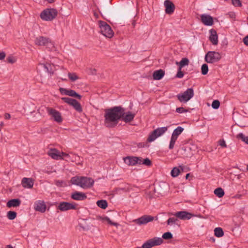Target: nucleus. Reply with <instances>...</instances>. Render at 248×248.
Returning <instances> with one entry per match:
<instances>
[{
	"instance_id": "f257e3e1",
	"label": "nucleus",
	"mask_w": 248,
	"mask_h": 248,
	"mask_svg": "<svg viewBox=\"0 0 248 248\" xmlns=\"http://www.w3.org/2000/svg\"><path fill=\"white\" fill-rule=\"evenodd\" d=\"M124 114V109L121 106H116L105 110L104 124L107 127H114Z\"/></svg>"
},
{
	"instance_id": "f03ea898",
	"label": "nucleus",
	"mask_w": 248,
	"mask_h": 248,
	"mask_svg": "<svg viewBox=\"0 0 248 248\" xmlns=\"http://www.w3.org/2000/svg\"><path fill=\"white\" fill-rule=\"evenodd\" d=\"M73 185L79 186L82 188H91L94 184V180L90 177L84 176H75L71 178L70 180Z\"/></svg>"
},
{
	"instance_id": "7ed1b4c3",
	"label": "nucleus",
	"mask_w": 248,
	"mask_h": 248,
	"mask_svg": "<svg viewBox=\"0 0 248 248\" xmlns=\"http://www.w3.org/2000/svg\"><path fill=\"white\" fill-rule=\"evenodd\" d=\"M58 12L54 8H47L40 14L41 18L44 21H52L57 16Z\"/></svg>"
},
{
	"instance_id": "20e7f679",
	"label": "nucleus",
	"mask_w": 248,
	"mask_h": 248,
	"mask_svg": "<svg viewBox=\"0 0 248 248\" xmlns=\"http://www.w3.org/2000/svg\"><path fill=\"white\" fill-rule=\"evenodd\" d=\"M98 25L100 28V32L106 37L111 38L114 35V32L110 26L106 22L99 20Z\"/></svg>"
},
{
	"instance_id": "39448f33",
	"label": "nucleus",
	"mask_w": 248,
	"mask_h": 248,
	"mask_svg": "<svg viewBox=\"0 0 248 248\" xmlns=\"http://www.w3.org/2000/svg\"><path fill=\"white\" fill-rule=\"evenodd\" d=\"M34 43L35 45L38 46H46V47L54 46L53 43L49 38L43 36L36 37L34 39Z\"/></svg>"
},
{
	"instance_id": "423d86ee",
	"label": "nucleus",
	"mask_w": 248,
	"mask_h": 248,
	"mask_svg": "<svg viewBox=\"0 0 248 248\" xmlns=\"http://www.w3.org/2000/svg\"><path fill=\"white\" fill-rule=\"evenodd\" d=\"M193 95V89L192 88H188L183 93L178 94L177 97L180 102L186 103L188 102Z\"/></svg>"
},
{
	"instance_id": "0eeeda50",
	"label": "nucleus",
	"mask_w": 248,
	"mask_h": 248,
	"mask_svg": "<svg viewBox=\"0 0 248 248\" xmlns=\"http://www.w3.org/2000/svg\"><path fill=\"white\" fill-rule=\"evenodd\" d=\"M221 59L220 53L214 51H209L205 56V61L207 63H213L218 62Z\"/></svg>"
},
{
	"instance_id": "6e6552de",
	"label": "nucleus",
	"mask_w": 248,
	"mask_h": 248,
	"mask_svg": "<svg viewBox=\"0 0 248 248\" xmlns=\"http://www.w3.org/2000/svg\"><path fill=\"white\" fill-rule=\"evenodd\" d=\"M168 129L167 127H162L156 128L152 131L149 135L147 141L149 142L154 141L157 138L161 136L165 133Z\"/></svg>"
},
{
	"instance_id": "1a4fd4ad",
	"label": "nucleus",
	"mask_w": 248,
	"mask_h": 248,
	"mask_svg": "<svg viewBox=\"0 0 248 248\" xmlns=\"http://www.w3.org/2000/svg\"><path fill=\"white\" fill-rule=\"evenodd\" d=\"M61 99L66 103L72 106L78 112H81L82 111L81 105L76 99L65 97H62Z\"/></svg>"
},
{
	"instance_id": "9d476101",
	"label": "nucleus",
	"mask_w": 248,
	"mask_h": 248,
	"mask_svg": "<svg viewBox=\"0 0 248 248\" xmlns=\"http://www.w3.org/2000/svg\"><path fill=\"white\" fill-rule=\"evenodd\" d=\"M163 240L160 237H154L146 241L140 248H151L162 244Z\"/></svg>"
},
{
	"instance_id": "9b49d317",
	"label": "nucleus",
	"mask_w": 248,
	"mask_h": 248,
	"mask_svg": "<svg viewBox=\"0 0 248 248\" xmlns=\"http://www.w3.org/2000/svg\"><path fill=\"white\" fill-rule=\"evenodd\" d=\"M172 215L176 217L177 218H179L181 220H189L191 217H198L200 218H202V217L199 215L198 216H196L194 214L190 213L186 211H179L175 213L174 214H171Z\"/></svg>"
},
{
	"instance_id": "f8f14e48",
	"label": "nucleus",
	"mask_w": 248,
	"mask_h": 248,
	"mask_svg": "<svg viewBox=\"0 0 248 248\" xmlns=\"http://www.w3.org/2000/svg\"><path fill=\"white\" fill-rule=\"evenodd\" d=\"M46 110L48 114L50 116L55 122L58 123L62 122V116L61 113L59 111L49 107H46Z\"/></svg>"
},
{
	"instance_id": "ddd939ff",
	"label": "nucleus",
	"mask_w": 248,
	"mask_h": 248,
	"mask_svg": "<svg viewBox=\"0 0 248 248\" xmlns=\"http://www.w3.org/2000/svg\"><path fill=\"white\" fill-rule=\"evenodd\" d=\"M184 130V128L181 126H178L174 130L171 135L169 145L170 149H172L174 148L175 141L177 140L178 137L182 133Z\"/></svg>"
},
{
	"instance_id": "4468645a",
	"label": "nucleus",
	"mask_w": 248,
	"mask_h": 248,
	"mask_svg": "<svg viewBox=\"0 0 248 248\" xmlns=\"http://www.w3.org/2000/svg\"><path fill=\"white\" fill-rule=\"evenodd\" d=\"M124 162L128 166H135L141 164V157L133 156H127L124 158Z\"/></svg>"
},
{
	"instance_id": "2eb2a0df",
	"label": "nucleus",
	"mask_w": 248,
	"mask_h": 248,
	"mask_svg": "<svg viewBox=\"0 0 248 248\" xmlns=\"http://www.w3.org/2000/svg\"><path fill=\"white\" fill-rule=\"evenodd\" d=\"M58 209L61 211H66L72 209L75 210L77 209V204L75 203L62 202L60 203Z\"/></svg>"
},
{
	"instance_id": "dca6fc26",
	"label": "nucleus",
	"mask_w": 248,
	"mask_h": 248,
	"mask_svg": "<svg viewBox=\"0 0 248 248\" xmlns=\"http://www.w3.org/2000/svg\"><path fill=\"white\" fill-rule=\"evenodd\" d=\"M59 91L62 95H68L71 97H76L78 99H81V96L77 93L74 90L71 89H66L62 87L59 88Z\"/></svg>"
},
{
	"instance_id": "f3484780",
	"label": "nucleus",
	"mask_w": 248,
	"mask_h": 248,
	"mask_svg": "<svg viewBox=\"0 0 248 248\" xmlns=\"http://www.w3.org/2000/svg\"><path fill=\"white\" fill-rule=\"evenodd\" d=\"M154 219V217L149 215H144L138 219L134 220L136 224L141 225H144L148 222L152 221Z\"/></svg>"
},
{
	"instance_id": "a211bd4d",
	"label": "nucleus",
	"mask_w": 248,
	"mask_h": 248,
	"mask_svg": "<svg viewBox=\"0 0 248 248\" xmlns=\"http://www.w3.org/2000/svg\"><path fill=\"white\" fill-rule=\"evenodd\" d=\"M165 7V13L167 14H171L175 10V5L170 0H166L164 3Z\"/></svg>"
},
{
	"instance_id": "6ab92c4d",
	"label": "nucleus",
	"mask_w": 248,
	"mask_h": 248,
	"mask_svg": "<svg viewBox=\"0 0 248 248\" xmlns=\"http://www.w3.org/2000/svg\"><path fill=\"white\" fill-rule=\"evenodd\" d=\"M46 208V205L43 201H37L34 203V209L36 211L44 213Z\"/></svg>"
},
{
	"instance_id": "aec40b11",
	"label": "nucleus",
	"mask_w": 248,
	"mask_h": 248,
	"mask_svg": "<svg viewBox=\"0 0 248 248\" xmlns=\"http://www.w3.org/2000/svg\"><path fill=\"white\" fill-rule=\"evenodd\" d=\"M34 180L31 178L24 177L21 181L22 186L25 188H31L33 187Z\"/></svg>"
},
{
	"instance_id": "412c9836",
	"label": "nucleus",
	"mask_w": 248,
	"mask_h": 248,
	"mask_svg": "<svg viewBox=\"0 0 248 248\" xmlns=\"http://www.w3.org/2000/svg\"><path fill=\"white\" fill-rule=\"evenodd\" d=\"M71 197L74 200L83 201L87 198V195L83 192L76 191L71 194Z\"/></svg>"
},
{
	"instance_id": "4be33fe9",
	"label": "nucleus",
	"mask_w": 248,
	"mask_h": 248,
	"mask_svg": "<svg viewBox=\"0 0 248 248\" xmlns=\"http://www.w3.org/2000/svg\"><path fill=\"white\" fill-rule=\"evenodd\" d=\"M201 21L206 26H212L213 24V18L208 15H202Z\"/></svg>"
},
{
	"instance_id": "5701e85b",
	"label": "nucleus",
	"mask_w": 248,
	"mask_h": 248,
	"mask_svg": "<svg viewBox=\"0 0 248 248\" xmlns=\"http://www.w3.org/2000/svg\"><path fill=\"white\" fill-rule=\"evenodd\" d=\"M48 154L54 159H63V157H62L61 153L56 149H51L48 153Z\"/></svg>"
},
{
	"instance_id": "b1692460",
	"label": "nucleus",
	"mask_w": 248,
	"mask_h": 248,
	"mask_svg": "<svg viewBox=\"0 0 248 248\" xmlns=\"http://www.w3.org/2000/svg\"><path fill=\"white\" fill-rule=\"evenodd\" d=\"M210 35L209 40L213 45H217L218 44V36L216 31L214 29L210 30Z\"/></svg>"
},
{
	"instance_id": "393cba45",
	"label": "nucleus",
	"mask_w": 248,
	"mask_h": 248,
	"mask_svg": "<svg viewBox=\"0 0 248 248\" xmlns=\"http://www.w3.org/2000/svg\"><path fill=\"white\" fill-rule=\"evenodd\" d=\"M135 116V114L130 111H128L126 113L124 112V114L122 117L121 119L125 123H129L134 119Z\"/></svg>"
},
{
	"instance_id": "a878e982",
	"label": "nucleus",
	"mask_w": 248,
	"mask_h": 248,
	"mask_svg": "<svg viewBox=\"0 0 248 248\" xmlns=\"http://www.w3.org/2000/svg\"><path fill=\"white\" fill-rule=\"evenodd\" d=\"M21 200L19 199H14L9 200L6 203V206L9 207H18L21 204Z\"/></svg>"
},
{
	"instance_id": "bb28decb",
	"label": "nucleus",
	"mask_w": 248,
	"mask_h": 248,
	"mask_svg": "<svg viewBox=\"0 0 248 248\" xmlns=\"http://www.w3.org/2000/svg\"><path fill=\"white\" fill-rule=\"evenodd\" d=\"M164 71L162 69H159L154 71L153 77L155 80H160L164 77Z\"/></svg>"
},
{
	"instance_id": "cd10ccee",
	"label": "nucleus",
	"mask_w": 248,
	"mask_h": 248,
	"mask_svg": "<svg viewBox=\"0 0 248 248\" xmlns=\"http://www.w3.org/2000/svg\"><path fill=\"white\" fill-rule=\"evenodd\" d=\"M189 63V60L186 58H183L180 62H176V65H179L180 68H182L183 67L188 65Z\"/></svg>"
},
{
	"instance_id": "c85d7f7f",
	"label": "nucleus",
	"mask_w": 248,
	"mask_h": 248,
	"mask_svg": "<svg viewBox=\"0 0 248 248\" xmlns=\"http://www.w3.org/2000/svg\"><path fill=\"white\" fill-rule=\"evenodd\" d=\"M79 227L85 231H87L91 229V226L86 220L79 223Z\"/></svg>"
},
{
	"instance_id": "c756f323",
	"label": "nucleus",
	"mask_w": 248,
	"mask_h": 248,
	"mask_svg": "<svg viewBox=\"0 0 248 248\" xmlns=\"http://www.w3.org/2000/svg\"><path fill=\"white\" fill-rule=\"evenodd\" d=\"M97 205L103 209H105L108 207V202L106 200H99L96 202Z\"/></svg>"
},
{
	"instance_id": "7c9ffc66",
	"label": "nucleus",
	"mask_w": 248,
	"mask_h": 248,
	"mask_svg": "<svg viewBox=\"0 0 248 248\" xmlns=\"http://www.w3.org/2000/svg\"><path fill=\"white\" fill-rule=\"evenodd\" d=\"M71 158H70V161L73 162H76L77 164H80V157L79 156L74 154L71 153Z\"/></svg>"
},
{
	"instance_id": "2f4dec72",
	"label": "nucleus",
	"mask_w": 248,
	"mask_h": 248,
	"mask_svg": "<svg viewBox=\"0 0 248 248\" xmlns=\"http://www.w3.org/2000/svg\"><path fill=\"white\" fill-rule=\"evenodd\" d=\"M214 194L218 198H221L224 195V191L221 187H218L215 189Z\"/></svg>"
},
{
	"instance_id": "473e14b6",
	"label": "nucleus",
	"mask_w": 248,
	"mask_h": 248,
	"mask_svg": "<svg viewBox=\"0 0 248 248\" xmlns=\"http://www.w3.org/2000/svg\"><path fill=\"white\" fill-rule=\"evenodd\" d=\"M214 234L216 236L220 237L224 235V232L222 228L218 227L215 229Z\"/></svg>"
},
{
	"instance_id": "72a5a7b5",
	"label": "nucleus",
	"mask_w": 248,
	"mask_h": 248,
	"mask_svg": "<svg viewBox=\"0 0 248 248\" xmlns=\"http://www.w3.org/2000/svg\"><path fill=\"white\" fill-rule=\"evenodd\" d=\"M237 138L241 139L242 141L248 144V136H246L241 133L237 135Z\"/></svg>"
},
{
	"instance_id": "f704fd0d",
	"label": "nucleus",
	"mask_w": 248,
	"mask_h": 248,
	"mask_svg": "<svg viewBox=\"0 0 248 248\" xmlns=\"http://www.w3.org/2000/svg\"><path fill=\"white\" fill-rule=\"evenodd\" d=\"M55 184L58 187H65L67 186L65 181L60 180H55Z\"/></svg>"
},
{
	"instance_id": "c9c22d12",
	"label": "nucleus",
	"mask_w": 248,
	"mask_h": 248,
	"mask_svg": "<svg viewBox=\"0 0 248 248\" xmlns=\"http://www.w3.org/2000/svg\"><path fill=\"white\" fill-rule=\"evenodd\" d=\"M180 172V171L179 169L177 167H174L171 170L170 174L172 177H175L179 175Z\"/></svg>"
},
{
	"instance_id": "e433bc0d",
	"label": "nucleus",
	"mask_w": 248,
	"mask_h": 248,
	"mask_svg": "<svg viewBox=\"0 0 248 248\" xmlns=\"http://www.w3.org/2000/svg\"><path fill=\"white\" fill-rule=\"evenodd\" d=\"M16 213L15 211H10L7 212V217L10 220L14 219L16 217Z\"/></svg>"
},
{
	"instance_id": "4c0bfd02",
	"label": "nucleus",
	"mask_w": 248,
	"mask_h": 248,
	"mask_svg": "<svg viewBox=\"0 0 248 248\" xmlns=\"http://www.w3.org/2000/svg\"><path fill=\"white\" fill-rule=\"evenodd\" d=\"M68 77L72 81H75L78 79V76L74 73H68Z\"/></svg>"
},
{
	"instance_id": "58836bf2",
	"label": "nucleus",
	"mask_w": 248,
	"mask_h": 248,
	"mask_svg": "<svg viewBox=\"0 0 248 248\" xmlns=\"http://www.w3.org/2000/svg\"><path fill=\"white\" fill-rule=\"evenodd\" d=\"M201 70H202V74L203 75H206L208 72V66L207 64H202V66Z\"/></svg>"
},
{
	"instance_id": "ea45409f",
	"label": "nucleus",
	"mask_w": 248,
	"mask_h": 248,
	"mask_svg": "<svg viewBox=\"0 0 248 248\" xmlns=\"http://www.w3.org/2000/svg\"><path fill=\"white\" fill-rule=\"evenodd\" d=\"M6 60H7V62H8L9 63L13 64L16 62V59L15 57H14L12 55H10V56H9L8 57H7Z\"/></svg>"
},
{
	"instance_id": "a19ab883",
	"label": "nucleus",
	"mask_w": 248,
	"mask_h": 248,
	"mask_svg": "<svg viewBox=\"0 0 248 248\" xmlns=\"http://www.w3.org/2000/svg\"><path fill=\"white\" fill-rule=\"evenodd\" d=\"M173 236L170 232H166L162 235V238L165 240L171 239Z\"/></svg>"
},
{
	"instance_id": "79ce46f5",
	"label": "nucleus",
	"mask_w": 248,
	"mask_h": 248,
	"mask_svg": "<svg viewBox=\"0 0 248 248\" xmlns=\"http://www.w3.org/2000/svg\"><path fill=\"white\" fill-rule=\"evenodd\" d=\"M220 106V102L217 100H215L213 101L212 104V107L214 109H217Z\"/></svg>"
},
{
	"instance_id": "37998d69",
	"label": "nucleus",
	"mask_w": 248,
	"mask_h": 248,
	"mask_svg": "<svg viewBox=\"0 0 248 248\" xmlns=\"http://www.w3.org/2000/svg\"><path fill=\"white\" fill-rule=\"evenodd\" d=\"M177 220H178V219L177 218L170 217L168 219V220L167 221V224L168 225H171L173 224H175Z\"/></svg>"
},
{
	"instance_id": "c03bdc74",
	"label": "nucleus",
	"mask_w": 248,
	"mask_h": 248,
	"mask_svg": "<svg viewBox=\"0 0 248 248\" xmlns=\"http://www.w3.org/2000/svg\"><path fill=\"white\" fill-rule=\"evenodd\" d=\"M141 164H144L147 166H151L152 165V162L148 158H146L142 161L141 160Z\"/></svg>"
},
{
	"instance_id": "a18cd8bd",
	"label": "nucleus",
	"mask_w": 248,
	"mask_h": 248,
	"mask_svg": "<svg viewBox=\"0 0 248 248\" xmlns=\"http://www.w3.org/2000/svg\"><path fill=\"white\" fill-rule=\"evenodd\" d=\"M62 157H63V159H65L66 161H70V158H71V154H68L63 152H61Z\"/></svg>"
},
{
	"instance_id": "49530a36",
	"label": "nucleus",
	"mask_w": 248,
	"mask_h": 248,
	"mask_svg": "<svg viewBox=\"0 0 248 248\" xmlns=\"http://www.w3.org/2000/svg\"><path fill=\"white\" fill-rule=\"evenodd\" d=\"M232 1L234 6L241 7L242 5L240 0H232Z\"/></svg>"
},
{
	"instance_id": "de8ad7c7",
	"label": "nucleus",
	"mask_w": 248,
	"mask_h": 248,
	"mask_svg": "<svg viewBox=\"0 0 248 248\" xmlns=\"http://www.w3.org/2000/svg\"><path fill=\"white\" fill-rule=\"evenodd\" d=\"M176 111L177 113H184V112H186L188 111V110L187 109H185L183 107H179V108H176Z\"/></svg>"
},
{
	"instance_id": "09e8293b",
	"label": "nucleus",
	"mask_w": 248,
	"mask_h": 248,
	"mask_svg": "<svg viewBox=\"0 0 248 248\" xmlns=\"http://www.w3.org/2000/svg\"><path fill=\"white\" fill-rule=\"evenodd\" d=\"M182 68H178L177 73L176 75V77L178 78H182L184 76V73L181 71Z\"/></svg>"
},
{
	"instance_id": "8fccbe9b",
	"label": "nucleus",
	"mask_w": 248,
	"mask_h": 248,
	"mask_svg": "<svg viewBox=\"0 0 248 248\" xmlns=\"http://www.w3.org/2000/svg\"><path fill=\"white\" fill-rule=\"evenodd\" d=\"M219 144L222 147L226 148L227 147V145L226 144L225 141L223 140H220L218 141Z\"/></svg>"
},
{
	"instance_id": "3c124183",
	"label": "nucleus",
	"mask_w": 248,
	"mask_h": 248,
	"mask_svg": "<svg viewBox=\"0 0 248 248\" xmlns=\"http://www.w3.org/2000/svg\"><path fill=\"white\" fill-rule=\"evenodd\" d=\"M243 42L244 43V44L247 46H248V35H247L246 36H245L244 38H243Z\"/></svg>"
},
{
	"instance_id": "603ef678",
	"label": "nucleus",
	"mask_w": 248,
	"mask_h": 248,
	"mask_svg": "<svg viewBox=\"0 0 248 248\" xmlns=\"http://www.w3.org/2000/svg\"><path fill=\"white\" fill-rule=\"evenodd\" d=\"M6 54L4 52H0V60H3L5 57Z\"/></svg>"
},
{
	"instance_id": "864d4df0",
	"label": "nucleus",
	"mask_w": 248,
	"mask_h": 248,
	"mask_svg": "<svg viewBox=\"0 0 248 248\" xmlns=\"http://www.w3.org/2000/svg\"><path fill=\"white\" fill-rule=\"evenodd\" d=\"M108 223H109V224L110 225H114L115 226H116L117 227L118 226H119V224L116 223V222H112L110 219L108 221Z\"/></svg>"
},
{
	"instance_id": "5fc2aeb1",
	"label": "nucleus",
	"mask_w": 248,
	"mask_h": 248,
	"mask_svg": "<svg viewBox=\"0 0 248 248\" xmlns=\"http://www.w3.org/2000/svg\"><path fill=\"white\" fill-rule=\"evenodd\" d=\"M228 15L231 18H235V14L234 12H229Z\"/></svg>"
},
{
	"instance_id": "6e6d98bb",
	"label": "nucleus",
	"mask_w": 248,
	"mask_h": 248,
	"mask_svg": "<svg viewBox=\"0 0 248 248\" xmlns=\"http://www.w3.org/2000/svg\"><path fill=\"white\" fill-rule=\"evenodd\" d=\"M4 118L5 119H10L11 118V115L9 113H5L4 115Z\"/></svg>"
},
{
	"instance_id": "4d7b16f0",
	"label": "nucleus",
	"mask_w": 248,
	"mask_h": 248,
	"mask_svg": "<svg viewBox=\"0 0 248 248\" xmlns=\"http://www.w3.org/2000/svg\"><path fill=\"white\" fill-rule=\"evenodd\" d=\"M109 218L107 217H104L102 218V219L103 220H105V221H107V222H108V221L109 220Z\"/></svg>"
},
{
	"instance_id": "13d9d810",
	"label": "nucleus",
	"mask_w": 248,
	"mask_h": 248,
	"mask_svg": "<svg viewBox=\"0 0 248 248\" xmlns=\"http://www.w3.org/2000/svg\"><path fill=\"white\" fill-rule=\"evenodd\" d=\"M42 65H43V67L46 69V71L48 72L49 70L47 65L46 64H42Z\"/></svg>"
},
{
	"instance_id": "bf43d9fd",
	"label": "nucleus",
	"mask_w": 248,
	"mask_h": 248,
	"mask_svg": "<svg viewBox=\"0 0 248 248\" xmlns=\"http://www.w3.org/2000/svg\"><path fill=\"white\" fill-rule=\"evenodd\" d=\"M132 26H133V27H134L135 26V24H136V21L135 20H133L132 21Z\"/></svg>"
},
{
	"instance_id": "052dcab7",
	"label": "nucleus",
	"mask_w": 248,
	"mask_h": 248,
	"mask_svg": "<svg viewBox=\"0 0 248 248\" xmlns=\"http://www.w3.org/2000/svg\"><path fill=\"white\" fill-rule=\"evenodd\" d=\"M121 189H122V190H124L125 191H129V188H127V189H125V188H121Z\"/></svg>"
},
{
	"instance_id": "680f3d73",
	"label": "nucleus",
	"mask_w": 248,
	"mask_h": 248,
	"mask_svg": "<svg viewBox=\"0 0 248 248\" xmlns=\"http://www.w3.org/2000/svg\"><path fill=\"white\" fill-rule=\"evenodd\" d=\"M7 248H14L11 245H9L7 246Z\"/></svg>"
},
{
	"instance_id": "e2e57ef3",
	"label": "nucleus",
	"mask_w": 248,
	"mask_h": 248,
	"mask_svg": "<svg viewBox=\"0 0 248 248\" xmlns=\"http://www.w3.org/2000/svg\"><path fill=\"white\" fill-rule=\"evenodd\" d=\"M94 16L96 17V18H98V14L96 13H94Z\"/></svg>"
},
{
	"instance_id": "0e129e2a",
	"label": "nucleus",
	"mask_w": 248,
	"mask_h": 248,
	"mask_svg": "<svg viewBox=\"0 0 248 248\" xmlns=\"http://www.w3.org/2000/svg\"><path fill=\"white\" fill-rule=\"evenodd\" d=\"M190 174L189 173H187L186 174V178L187 179H188L189 176Z\"/></svg>"
},
{
	"instance_id": "69168bd1",
	"label": "nucleus",
	"mask_w": 248,
	"mask_h": 248,
	"mask_svg": "<svg viewBox=\"0 0 248 248\" xmlns=\"http://www.w3.org/2000/svg\"><path fill=\"white\" fill-rule=\"evenodd\" d=\"M42 108V107H40L38 109H37V111L38 113H40V110L41 109V108Z\"/></svg>"
},
{
	"instance_id": "338daca9",
	"label": "nucleus",
	"mask_w": 248,
	"mask_h": 248,
	"mask_svg": "<svg viewBox=\"0 0 248 248\" xmlns=\"http://www.w3.org/2000/svg\"><path fill=\"white\" fill-rule=\"evenodd\" d=\"M211 239L212 240V241H214H214H215V238H211Z\"/></svg>"
},
{
	"instance_id": "774afa93",
	"label": "nucleus",
	"mask_w": 248,
	"mask_h": 248,
	"mask_svg": "<svg viewBox=\"0 0 248 248\" xmlns=\"http://www.w3.org/2000/svg\"><path fill=\"white\" fill-rule=\"evenodd\" d=\"M31 105H32L33 107L34 106V104L32 103H31Z\"/></svg>"
}]
</instances>
